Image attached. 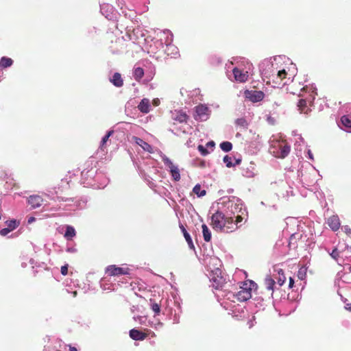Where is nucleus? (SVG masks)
Wrapping results in <instances>:
<instances>
[{
    "label": "nucleus",
    "instance_id": "27",
    "mask_svg": "<svg viewBox=\"0 0 351 351\" xmlns=\"http://www.w3.org/2000/svg\"><path fill=\"white\" fill-rule=\"evenodd\" d=\"M307 100L304 99V97H302L298 103V110L300 111L301 113L307 114L309 108L308 106Z\"/></svg>",
    "mask_w": 351,
    "mask_h": 351
},
{
    "label": "nucleus",
    "instance_id": "8",
    "mask_svg": "<svg viewBox=\"0 0 351 351\" xmlns=\"http://www.w3.org/2000/svg\"><path fill=\"white\" fill-rule=\"evenodd\" d=\"M194 118L196 121H205L210 117L211 110L205 104H199L195 108Z\"/></svg>",
    "mask_w": 351,
    "mask_h": 351
},
{
    "label": "nucleus",
    "instance_id": "56",
    "mask_svg": "<svg viewBox=\"0 0 351 351\" xmlns=\"http://www.w3.org/2000/svg\"><path fill=\"white\" fill-rule=\"evenodd\" d=\"M233 160L235 161L234 162H233V164H235V166L239 165L241 163V159H236L234 157H233Z\"/></svg>",
    "mask_w": 351,
    "mask_h": 351
},
{
    "label": "nucleus",
    "instance_id": "62",
    "mask_svg": "<svg viewBox=\"0 0 351 351\" xmlns=\"http://www.w3.org/2000/svg\"><path fill=\"white\" fill-rule=\"evenodd\" d=\"M348 306L346 307V308L349 311H351V304H349L347 305Z\"/></svg>",
    "mask_w": 351,
    "mask_h": 351
},
{
    "label": "nucleus",
    "instance_id": "59",
    "mask_svg": "<svg viewBox=\"0 0 351 351\" xmlns=\"http://www.w3.org/2000/svg\"><path fill=\"white\" fill-rule=\"evenodd\" d=\"M35 220V218L34 217H31L28 219V223H31Z\"/></svg>",
    "mask_w": 351,
    "mask_h": 351
},
{
    "label": "nucleus",
    "instance_id": "42",
    "mask_svg": "<svg viewBox=\"0 0 351 351\" xmlns=\"http://www.w3.org/2000/svg\"><path fill=\"white\" fill-rule=\"evenodd\" d=\"M237 125L240 126L243 128H247L248 123L245 118H239L235 121Z\"/></svg>",
    "mask_w": 351,
    "mask_h": 351
},
{
    "label": "nucleus",
    "instance_id": "54",
    "mask_svg": "<svg viewBox=\"0 0 351 351\" xmlns=\"http://www.w3.org/2000/svg\"><path fill=\"white\" fill-rule=\"evenodd\" d=\"M307 157L311 160H314L313 155L310 149H308L307 151Z\"/></svg>",
    "mask_w": 351,
    "mask_h": 351
},
{
    "label": "nucleus",
    "instance_id": "31",
    "mask_svg": "<svg viewBox=\"0 0 351 351\" xmlns=\"http://www.w3.org/2000/svg\"><path fill=\"white\" fill-rule=\"evenodd\" d=\"M203 237L205 241L209 242L211 239V232L206 224L202 226Z\"/></svg>",
    "mask_w": 351,
    "mask_h": 351
},
{
    "label": "nucleus",
    "instance_id": "18",
    "mask_svg": "<svg viewBox=\"0 0 351 351\" xmlns=\"http://www.w3.org/2000/svg\"><path fill=\"white\" fill-rule=\"evenodd\" d=\"M133 138L135 143L140 146L144 151L147 152L148 153L154 152V148L148 143L145 142L144 140L139 137L134 136Z\"/></svg>",
    "mask_w": 351,
    "mask_h": 351
},
{
    "label": "nucleus",
    "instance_id": "53",
    "mask_svg": "<svg viewBox=\"0 0 351 351\" xmlns=\"http://www.w3.org/2000/svg\"><path fill=\"white\" fill-rule=\"evenodd\" d=\"M344 231L348 234H351V228L348 226H343Z\"/></svg>",
    "mask_w": 351,
    "mask_h": 351
},
{
    "label": "nucleus",
    "instance_id": "55",
    "mask_svg": "<svg viewBox=\"0 0 351 351\" xmlns=\"http://www.w3.org/2000/svg\"><path fill=\"white\" fill-rule=\"evenodd\" d=\"M294 285V280L293 278L289 277V287L293 288Z\"/></svg>",
    "mask_w": 351,
    "mask_h": 351
},
{
    "label": "nucleus",
    "instance_id": "41",
    "mask_svg": "<svg viewBox=\"0 0 351 351\" xmlns=\"http://www.w3.org/2000/svg\"><path fill=\"white\" fill-rule=\"evenodd\" d=\"M298 176H301L300 181L304 186H310L313 183V181H310L307 179L306 176L303 174L302 171L298 173Z\"/></svg>",
    "mask_w": 351,
    "mask_h": 351
},
{
    "label": "nucleus",
    "instance_id": "6",
    "mask_svg": "<svg viewBox=\"0 0 351 351\" xmlns=\"http://www.w3.org/2000/svg\"><path fill=\"white\" fill-rule=\"evenodd\" d=\"M28 204L31 206L32 208H37L40 206L43 205V208L45 210H51L56 211L60 208V205H56L49 208L47 204H44V199L40 195H30L27 199Z\"/></svg>",
    "mask_w": 351,
    "mask_h": 351
},
{
    "label": "nucleus",
    "instance_id": "16",
    "mask_svg": "<svg viewBox=\"0 0 351 351\" xmlns=\"http://www.w3.org/2000/svg\"><path fill=\"white\" fill-rule=\"evenodd\" d=\"M252 301L250 302L254 305V306L257 308V311H261L265 309L267 306V302L270 299L268 298H262L261 297H256L254 298H252Z\"/></svg>",
    "mask_w": 351,
    "mask_h": 351
},
{
    "label": "nucleus",
    "instance_id": "24",
    "mask_svg": "<svg viewBox=\"0 0 351 351\" xmlns=\"http://www.w3.org/2000/svg\"><path fill=\"white\" fill-rule=\"evenodd\" d=\"M110 82L116 87L120 88L123 85L121 75L119 73H114L110 79Z\"/></svg>",
    "mask_w": 351,
    "mask_h": 351
},
{
    "label": "nucleus",
    "instance_id": "43",
    "mask_svg": "<svg viewBox=\"0 0 351 351\" xmlns=\"http://www.w3.org/2000/svg\"><path fill=\"white\" fill-rule=\"evenodd\" d=\"M210 62L213 65H217L221 63V57L214 55L210 57Z\"/></svg>",
    "mask_w": 351,
    "mask_h": 351
},
{
    "label": "nucleus",
    "instance_id": "45",
    "mask_svg": "<svg viewBox=\"0 0 351 351\" xmlns=\"http://www.w3.org/2000/svg\"><path fill=\"white\" fill-rule=\"evenodd\" d=\"M197 149L198 151L200 152L201 155L202 156H206L209 154V151L207 149V148L202 145H199L198 147H197Z\"/></svg>",
    "mask_w": 351,
    "mask_h": 351
},
{
    "label": "nucleus",
    "instance_id": "61",
    "mask_svg": "<svg viewBox=\"0 0 351 351\" xmlns=\"http://www.w3.org/2000/svg\"><path fill=\"white\" fill-rule=\"evenodd\" d=\"M154 104L156 106H157L158 104V103H159V100L158 99H155V100H154Z\"/></svg>",
    "mask_w": 351,
    "mask_h": 351
},
{
    "label": "nucleus",
    "instance_id": "48",
    "mask_svg": "<svg viewBox=\"0 0 351 351\" xmlns=\"http://www.w3.org/2000/svg\"><path fill=\"white\" fill-rule=\"evenodd\" d=\"M330 255L331 256V257L335 260L337 259V258L339 257V252L337 250V248L334 249L332 252L330 254Z\"/></svg>",
    "mask_w": 351,
    "mask_h": 351
},
{
    "label": "nucleus",
    "instance_id": "28",
    "mask_svg": "<svg viewBox=\"0 0 351 351\" xmlns=\"http://www.w3.org/2000/svg\"><path fill=\"white\" fill-rule=\"evenodd\" d=\"M114 133V131L112 130H109L107 132L106 135L102 137L99 148L101 150L104 151V149L106 147V143L109 139V138L112 136V134Z\"/></svg>",
    "mask_w": 351,
    "mask_h": 351
},
{
    "label": "nucleus",
    "instance_id": "40",
    "mask_svg": "<svg viewBox=\"0 0 351 351\" xmlns=\"http://www.w3.org/2000/svg\"><path fill=\"white\" fill-rule=\"evenodd\" d=\"M223 161L227 167L230 168L235 166V164H233V157L229 156L228 155L223 157Z\"/></svg>",
    "mask_w": 351,
    "mask_h": 351
},
{
    "label": "nucleus",
    "instance_id": "22",
    "mask_svg": "<svg viewBox=\"0 0 351 351\" xmlns=\"http://www.w3.org/2000/svg\"><path fill=\"white\" fill-rule=\"evenodd\" d=\"M151 105L149 99L143 98L138 105V109L143 113H148L150 111Z\"/></svg>",
    "mask_w": 351,
    "mask_h": 351
},
{
    "label": "nucleus",
    "instance_id": "51",
    "mask_svg": "<svg viewBox=\"0 0 351 351\" xmlns=\"http://www.w3.org/2000/svg\"><path fill=\"white\" fill-rule=\"evenodd\" d=\"M254 322H255V317L254 316H253L252 317V319L248 320L247 325H248L250 328H251L254 325Z\"/></svg>",
    "mask_w": 351,
    "mask_h": 351
},
{
    "label": "nucleus",
    "instance_id": "7",
    "mask_svg": "<svg viewBox=\"0 0 351 351\" xmlns=\"http://www.w3.org/2000/svg\"><path fill=\"white\" fill-rule=\"evenodd\" d=\"M161 159L165 167L168 169L173 180L179 181L180 180V173L178 167L173 163V162L165 154H160Z\"/></svg>",
    "mask_w": 351,
    "mask_h": 351
},
{
    "label": "nucleus",
    "instance_id": "38",
    "mask_svg": "<svg viewBox=\"0 0 351 351\" xmlns=\"http://www.w3.org/2000/svg\"><path fill=\"white\" fill-rule=\"evenodd\" d=\"M219 147L223 152H228L232 149V144L229 141H223Z\"/></svg>",
    "mask_w": 351,
    "mask_h": 351
},
{
    "label": "nucleus",
    "instance_id": "50",
    "mask_svg": "<svg viewBox=\"0 0 351 351\" xmlns=\"http://www.w3.org/2000/svg\"><path fill=\"white\" fill-rule=\"evenodd\" d=\"M61 274L64 276L68 274V265H64L61 267Z\"/></svg>",
    "mask_w": 351,
    "mask_h": 351
},
{
    "label": "nucleus",
    "instance_id": "36",
    "mask_svg": "<svg viewBox=\"0 0 351 351\" xmlns=\"http://www.w3.org/2000/svg\"><path fill=\"white\" fill-rule=\"evenodd\" d=\"M341 123L346 128L351 129V114L343 115L341 118Z\"/></svg>",
    "mask_w": 351,
    "mask_h": 351
},
{
    "label": "nucleus",
    "instance_id": "17",
    "mask_svg": "<svg viewBox=\"0 0 351 351\" xmlns=\"http://www.w3.org/2000/svg\"><path fill=\"white\" fill-rule=\"evenodd\" d=\"M276 282L275 280L270 276H267L264 280V285L267 291H270L269 294L267 295L268 299H270L273 295V293L274 291Z\"/></svg>",
    "mask_w": 351,
    "mask_h": 351
},
{
    "label": "nucleus",
    "instance_id": "3",
    "mask_svg": "<svg viewBox=\"0 0 351 351\" xmlns=\"http://www.w3.org/2000/svg\"><path fill=\"white\" fill-rule=\"evenodd\" d=\"M86 166L81 172L80 184L84 187L104 188L108 182V179L102 173H97V169L92 164L86 163Z\"/></svg>",
    "mask_w": 351,
    "mask_h": 351
},
{
    "label": "nucleus",
    "instance_id": "15",
    "mask_svg": "<svg viewBox=\"0 0 351 351\" xmlns=\"http://www.w3.org/2000/svg\"><path fill=\"white\" fill-rule=\"evenodd\" d=\"M160 44L162 48L165 47L164 51L167 56H170L172 58H176V55H178V49L172 43H170V45H164L163 43L160 40Z\"/></svg>",
    "mask_w": 351,
    "mask_h": 351
},
{
    "label": "nucleus",
    "instance_id": "30",
    "mask_svg": "<svg viewBox=\"0 0 351 351\" xmlns=\"http://www.w3.org/2000/svg\"><path fill=\"white\" fill-rule=\"evenodd\" d=\"M13 64V60L12 58L3 56L0 59V67L3 69L8 68Z\"/></svg>",
    "mask_w": 351,
    "mask_h": 351
},
{
    "label": "nucleus",
    "instance_id": "37",
    "mask_svg": "<svg viewBox=\"0 0 351 351\" xmlns=\"http://www.w3.org/2000/svg\"><path fill=\"white\" fill-rule=\"evenodd\" d=\"M193 192L195 193L198 197H203L206 195V191L204 189H202L200 184H197L193 189Z\"/></svg>",
    "mask_w": 351,
    "mask_h": 351
},
{
    "label": "nucleus",
    "instance_id": "20",
    "mask_svg": "<svg viewBox=\"0 0 351 351\" xmlns=\"http://www.w3.org/2000/svg\"><path fill=\"white\" fill-rule=\"evenodd\" d=\"M129 335L131 339L136 341H143L147 337L144 332L135 328L131 329L130 330Z\"/></svg>",
    "mask_w": 351,
    "mask_h": 351
},
{
    "label": "nucleus",
    "instance_id": "35",
    "mask_svg": "<svg viewBox=\"0 0 351 351\" xmlns=\"http://www.w3.org/2000/svg\"><path fill=\"white\" fill-rule=\"evenodd\" d=\"M20 224V222L16 219L7 220L5 221V225L7 228L11 231L16 229Z\"/></svg>",
    "mask_w": 351,
    "mask_h": 351
},
{
    "label": "nucleus",
    "instance_id": "57",
    "mask_svg": "<svg viewBox=\"0 0 351 351\" xmlns=\"http://www.w3.org/2000/svg\"><path fill=\"white\" fill-rule=\"evenodd\" d=\"M101 287L104 289V290H109L110 289L109 287H107V286H106L104 284L101 283Z\"/></svg>",
    "mask_w": 351,
    "mask_h": 351
},
{
    "label": "nucleus",
    "instance_id": "58",
    "mask_svg": "<svg viewBox=\"0 0 351 351\" xmlns=\"http://www.w3.org/2000/svg\"><path fill=\"white\" fill-rule=\"evenodd\" d=\"M210 260H211L213 263H215V265H217L216 262H218L219 263H220V261H219L218 258H215H215H210Z\"/></svg>",
    "mask_w": 351,
    "mask_h": 351
},
{
    "label": "nucleus",
    "instance_id": "26",
    "mask_svg": "<svg viewBox=\"0 0 351 351\" xmlns=\"http://www.w3.org/2000/svg\"><path fill=\"white\" fill-rule=\"evenodd\" d=\"M179 226L183 233V235L185 238L186 241L188 243L189 248L195 249V246L193 243L192 238H191V235L189 234V233L186 231V230L185 229V228L184 227V226L182 223H180Z\"/></svg>",
    "mask_w": 351,
    "mask_h": 351
},
{
    "label": "nucleus",
    "instance_id": "32",
    "mask_svg": "<svg viewBox=\"0 0 351 351\" xmlns=\"http://www.w3.org/2000/svg\"><path fill=\"white\" fill-rule=\"evenodd\" d=\"M290 150H291V147H290V145H289L287 144L280 147V154H279L278 157H280L281 158H286L290 153Z\"/></svg>",
    "mask_w": 351,
    "mask_h": 351
},
{
    "label": "nucleus",
    "instance_id": "63",
    "mask_svg": "<svg viewBox=\"0 0 351 351\" xmlns=\"http://www.w3.org/2000/svg\"><path fill=\"white\" fill-rule=\"evenodd\" d=\"M347 247L348 249H349V250H350V251L351 252V246H348V245H347V247Z\"/></svg>",
    "mask_w": 351,
    "mask_h": 351
},
{
    "label": "nucleus",
    "instance_id": "13",
    "mask_svg": "<svg viewBox=\"0 0 351 351\" xmlns=\"http://www.w3.org/2000/svg\"><path fill=\"white\" fill-rule=\"evenodd\" d=\"M188 115L186 114V112L182 111V110H173L171 111V118L176 121L179 123H184L186 122V120L188 119Z\"/></svg>",
    "mask_w": 351,
    "mask_h": 351
},
{
    "label": "nucleus",
    "instance_id": "23",
    "mask_svg": "<svg viewBox=\"0 0 351 351\" xmlns=\"http://www.w3.org/2000/svg\"><path fill=\"white\" fill-rule=\"evenodd\" d=\"M254 169H255L254 163L250 162V164L246 168L243 169L242 175L244 177H246L248 178H253L255 175Z\"/></svg>",
    "mask_w": 351,
    "mask_h": 351
},
{
    "label": "nucleus",
    "instance_id": "14",
    "mask_svg": "<svg viewBox=\"0 0 351 351\" xmlns=\"http://www.w3.org/2000/svg\"><path fill=\"white\" fill-rule=\"evenodd\" d=\"M274 276L277 279V283L279 287H281L286 280V277L284 274V271L278 266L276 265L274 267Z\"/></svg>",
    "mask_w": 351,
    "mask_h": 351
},
{
    "label": "nucleus",
    "instance_id": "34",
    "mask_svg": "<svg viewBox=\"0 0 351 351\" xmlns=\"http://www.w3.org/2000/svg\"><path fill=\"white\" fill-rule=\"evenodd\" d=\"M144 75V70L141 67H135L133 70V76L136 80H140Z\"/></svg>",
    "mask_w": 351,
    "mask_h": 351
},
{
    "label": "nucleus",
    "instance_id": "19",
    "mask_svg": "<svg viewBox=\"0 0 351 351\" xmlns=\"http://www.w3.org/2000/svg\"><path fill=\"white\" fill-rule=\"evenodd\" d=\"M45 195L48 197V198L51 200H53L54 202H73V199L72 198H64L58 196L57 195L56 191H53L51 190H49L45 193Z\"/></svg>",
    "mask_w": 351,
    "mask_h": 351
},
{
    "label": "nucleus",
    "instance_id": "33",
    "mask_svg": "<svg viewBox=\"0 0 351 351\" xmlns=\"http://www.w3.org/2000/svg\"><path fill=\"white\" fill-rule=\"evenodd\" d=\"M149 305L151 309L154 312L155 316L158 315L160 313V306L158 303L155 302L153 299L149 300Z\"/></svg>",
    "mask_w": 351,
    "mask_h": 351
},
{
    "label": "nucleus",
    "instance_id": "64",
    "mask_svg": "<svg viewBox=\"0 0 351 351\" xmlns=\"http://www.w3.org/2000/svg\"><path fill=\"white\" fill-rule=\"evenodd\" d=\"M274 105L277 106H279V104H278L276 102L274 103Z\"/></svg>",
    "mask_w": 351,
    "mask_h": 351
},
{
    "label": "nucleus",
    "instance_id": "25",
    "mask_svg": "<svg viewBox=\"0 0 351 351\" xmlns=\"http://www.w3.org/2000/svg\"><path fill=\"white\" fill-rule=\"evenodd\" d=\"M100 10L103 15L106 18H109L112 14L113 7L108 3H103L100 5Z\"/></svg>",
    "mask_w": 351,
    "mask_h": 351
},
{
    "label": "nucleus",
    "instance_id": "47",
    "mask_svg": "<svg viewBox=\"0 0 351 351\" xmlns=\"http://www.w3.org/2000/svg\"><path fill=\"white\" fill-rule=\"evenodd\" d=\"M205 147L207 148V149H210L213 151L215 147V143L213 141H210L206 144Z\"/></svg>",
    "mask_w": 351,
    "mask_h": 351
},
{
    "label": "nucleus",
    "instance_id": "52",
    "mask_svg": "<svg viewBox=\"0 0 351 351\" xmlns=\"http://www.w3.org/2000/svg\"><path fill=\"white\" fill-rule=\"evenodd\" d=\"M66 252L69 253H75L77 252V249L72 246V247H67L66 249Z\"/></svg>",
    "mask_w": 351,
    "mask_h": 351
},
{
    "label": "nucleus",
    "instance_id": "60",
    "mask_svg": "<svg viewBox=\"0 0 351 351\" xmlns=\"http://www.w3.org/2000/svg\"><path fill=\"white\" fill-rule=\"evenodd\" d=\"M70 351H77V348L75 347L70 346L69 347Z\"/></svg>",
    "mask_w": 351,
    "mask_h": 351
},
{
    "label": "nucleus",
    "instance_id": "2",
    "mask_svg": "<svg viewBox=\"0 0 351 351\" xmlns=\"http://www.w3.org/2000/svg\"><path fill=\"white\" fill-rule=\"evenodd\" d=\"M289 60L285 56H278L262 61L259 70L263 81L274 88L285 86L287 82L282 81L288 74L284 64Z\"/></svg>",
    "mask_w": 351,
    "mask_h": 351
},
{
    "label": "nucleus",
    "instance_id": "21",
    "mask_svg": "<svg viewBox=\"0 0 351 351\" xmlns=\"http://www.w3.org/2000/svg\"><path fill=\"white\" fill-rule=\"evenodd\" d=\"M328 226L333 230L337 231L340 227V221L337 215H332L327 220Z\"/></svg>",
    "mask_w": 351,
    "mask_h": 351
},
{
    "label": "nucleus",
    "instance_id": "39",
    "mask_svg": "<svg viewBox=\"0 0 351 351\" xmlns=\"http://www.w3.org/2000/svg\"><path fill=\"white\" fill-rule=\"evenodd\" d=\"M163 33L165 34H167L164 45H170V43H172V42H173V34L169 29L164 30Z\"/></svg>",
    "mask_w": 351,
    "mask_h": 351
},
{
    "label": "nucleus",
    "instance_id": "5",
    "mask_svg": "<svg viewBox=\"0 0 351 351\" xmlns=\"http://www.w3.org/2000/svg\"><path fill=\"white\" fill-rule=\"evenodd\" d=\"M209 278L212 282V287L215 289H221L225 282V279L221 275V270L219 267L210 270Z\"/></svg>",
    "mask_w": 351,
    "mask_h": 351
},
{
    "label": "nucleus",
    "instance_id": "10",
    "mask_svg": "<svg viewBox=\"0 0 351 351\" xmlns=\"http://www.w3.org/2000/svg\"><path fill=\"white\" fill-rule=\"evenodd\" d=\"M244 95L246 99L253 103H255L263 100L265 94L261 90H246L244 92Z\"/></svg>",
    "mask_w": 351,
    "mask_h": 351
},
{
    "label": "nucleus",
    "instance_id": "29",
    "mask_svg": "<svg viewBox=\"0 0 351 351\" xmlns=\"http://www.w3.org/2000/svg\"><path fill=\"white\" fill-rule=\"evenodd\" d=\"M76 234V232L75 228L71 226H66V230L64 232V237L67 240H71L72 238H73Z\"/></svg>",
    "mask_w": 351,
    "mask_h": 351
},
{
    "label": "nucleus",
    "instance_id": "12",
    "mask_svg": "<svg viewBox=\"0 0 351 351\" xmlns=\"http://www.w3.org/2000/svg\"><path fill=\"white\" fill-rule=\"evenodd\" d=\"M232 73H233L234 80L238 82L243 83L247 80L248 74H247V71L243 72L239 68L234 67L232 69Z\"/></svg>",
    "mask_w": 351,
    "mask_h": 351
},
{
    "label": "nucleus",
    "instance_id": "44",
    "mask_svg": "<svg viewBox=\"0 0 351 351\" xmlns=\"http://www.w3.org/2000/svg\"><path fill=\"white\" fill-rule=\"evenodd\" d=\"M306 276V269L302 267L298 271V277L301 280H304Z\"/></svg>",
    "mask_w": 351,
    "mask_h": 351
},
{
    "label": "nucleus",
    "instance_id": "4",
    "mask_svg": "<svg viewBox=\"0 0 351 351\" xmlns=\"http://www.w3.org/2000/svg\"><path fill=\"white\" fill-rule=\"evenodd\" d=\"M257 287V284L252 280L245 281L240 286V291L237 293L221 290L218 296L232 302H235L236 300L245 302L252 298V291L256 289Z\"/></svg>",
    "mask_w": 351,
    "mask_h": 351
},
{
    "label": "nucleus",
    "instance_id": "9",
    "mask_svg": "<svg viewBox=\"0 0 351 351\" xmlns=\"http://www.w3.org/2000/svg\"><path fill=\"white\" fill-rule=\"evenodd\" d=\"M316 90V87L313 85H311L310 87L306 85L301 89V92L302 93H300L299 96L306 99L307 104H308L309 106H311L317 95Z\"/></svg>",
    "mask_w": 351,
    "mask_h": 351
},
{
    "label": "nucleus",
    "instance_id": "49",
    "mask_svg": "<svg viewBox=\"0 0 351 351\" xmlns=\"http://www.w3.org/2000/svg\"><path fill=\"white\" fill-rule=\"evenodd\" d=\"M11 230H9L8 228H4L0 230V234L4 237L9 234Z\"/></svg>",
    "mask_w": 351,
    "mask_h": 351
},
{
    "label": "nucleus",
    "instance_id": "1",
    "mask_svg": "<svg viewBox=\"0 0 351 351\" xmlns=\"http://www.w3.org/2000/svg\"><path fill=\"white\" fill-rule=\"evenodd\" d=\"M221 210L211 217L213 228L221 232H232L244 224L247 219V211L241 199L235 196L223 198Z\"/></svg>",
    "mask_w": 351,
    "mask_h": 351
},
{
    "label": "nucleus",
    "instance_id": "46",
    "mask_svg": "<svg viewBox=\"0 0 351 351\" xmlns=\"http://www.w3.org/2000/svg\"><path fill=\"white\" fill-rule=\"evenodd\" d=\"M134 319L135 321H138L142 325H146V320H147V318L144 316H134Z\"/></svg>",
    "mask_w": 351,
    "mask_h": 351
},
{
    "label": "nucleus",
    "instance_id": "11",
    "mask_svg": "<svg viewBox=\"0 0 351 351\" xmlns=\"http://www.w3.org/2000/svg\"><path fill=\"white\" fill-rule=\"evenodd\" d=\"M106 272L111 276L129 274L128 268L117 267L116 265H110L106 268Z\"/></svg>",
    "mask_w": 351,
    "mask_h": 351
}]
</instances>
